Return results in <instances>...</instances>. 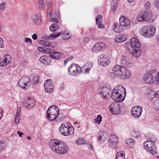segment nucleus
<instances>
[{"instance_id":"1","label":"nucleus","mask_w":159,"mask_h":159,"mask_svg":"<svg viewBox=\"0 0 159 159\" xmlns=\"http://www.w3.org/2000/svg\"><path fill=\"white\" fill-rule=\"evenodd\" d=\"M113 72L110 73V75L113 78L117 76L121 79H128L130 76L129 71L121 65H116L113 69Z\"/></svg>"},{"instance_id":"2","label":"nucleus","mask_w":159,"mask_h":159,"mask_svg":"<svg viewBox=\"0 0 159 159\" xmlns=\"http://www.w3.org/2000/svg\"><path fill=\"white\" fill-rule=\"evenodd\" d=\"M126 93V90L122 85H116L112 90L111 97L116 102H121L125 99Z\"/></svg>"},{"instance_id":"3","label":"nucleus","mask_w":159,"mask_h":159,"mask_svg":"<svg viewBox=\"0 0 159 159\" xmlns=\"http://www.w3.org/2000/svg\"><path fill=\"white\" fill-rule=\"evenodd\" d=\"M49 145L53 151L58 154H64L68 151L66 145L56 139L50 140Z\"/></svg>"},{"instance_id":"4","label":"nucleus","mask_w":159,"mask_h":159,"mask_svg":"<svg viewBox=\"0 0 159 159\" xmlns=\"http://www.w3.org/2000/svg\"><path fill=\"white\" fill-rule=\"evenodd\" d=\"M156 30V28L155 26L151 25H146L142 28L140 33L145 37L150 38L155 35Z\"/></svg>"},{"instance_id":"5","label":"nucleus","mask_w":159,"mask_h":159,"mask_svg":"<svg viewBox=\"0 0 159 159\" xmlns=\"http://www.w3.org/2000/svg\"><path fill=\"white\" fill-rule=\"evenodd\" d=\"M59 112L58 108L53 105L49 107L47 112V116L48 119L51 120H55L57 114Z\"/></svg>"},{"instance_id":"6","label":"nucleus","mask_w":159,"mask_h":159,"mask_svg":"<svg viewBox=\"0 0 159 159\" xmlns=\"http://www.w3.org/2000/svg\"><path fill=\"white\" fill-rule=\"evenodd\" d=\"M157 73V71L155 70L147 72L143 77V80L148 83H153L155 81Z\"/></svg>"},{"instance_id":"7","label":"nucleus","mask_w":159,"mask_h":159,"mask_svg":"<svg viewBox=\"0 0 159 159\" xmlns=\"http://www.w3.org/2000/svg\"><path fill=\"white\" fill-rule=\"evenodd\" d=\"M59 130L61 134L66 136L69 135H72L73 134L74 129L73 127L66 126L65 124H62L59 127Z\"/></svg>"},{"instance_id":"8","label":"nucleus","mask_w":159,"mask_h":159,"mask_svg":"<svg viewBox=\"0 0 159 159\" xmlns=\"http://www.w3.org/2000/svg\"><path fill=\"white\" fill-rule=\"evenodd\" d=\"M30 79L28 76H22L18 81V84L21 88L27 90L29 88Z\"/></svg>"},{"instance_id":"9","label":"nucleus","mask_w":159,"mask_h":159,"mask_svg":"<svg viewBox=\"0 0 159 159\" xmlns=\"http://www.w3.org/2000/svg\"><path fill=\"white\" fill-rule=\"evenodd\" d=\"M68 70L69 74L73 76L82 72L81 67L76 64H71L68 68Z\"/></svg>"},{"instance_id":"10","label":"nucleus","mask_w":159,"mask_h":159,"mask_svg":"<svg viewBox=\"0 0 159 159\" xmlns=\"http://www.w3.org/2000/svg\"><path fill=\"white\" fill-rule=\"evenodd\" d=\"M98 59L99 64L102 66H107L111 62V60L109 57L104 54L99 55Z\"/></svg>"},{"instance_id":"11","label":"nucleus","mask_w":159,"mask_h":159,"mask_svg":"<svg viewBox=\"0 0 159 159\" xmlns=\"http://www.w3.org/2000/svg\"><path fill=\"white\" fill-rule=\"evenodd\" d=\"M144 148L151 153L154 154L157 153L156 147L153 142L147 140L143 143Z\"/></svg>"},{"instance_id":"12","label":"nucleus","mask_w":159,"mask_h":159,"mask_svg":"<svg viewBox=\"0 0 159 159\" xmlns=\"http://www.w3.org/2000/svg\"><path fill=\"white\" fill-rule=\"evenodd\" d=\"M44 86L45 92L50 93L53 90L54 84L52 80L51 79H47L45 81Z\"/></svg>"},{"instance_id":"13","label":"nucleus","mask_w":159,"mask_h":159,"mask_svg":"<svg viewBox=\"0 0 159 159\" xmlns=\"http://www.w3.org/2000/svg\"><path fill=\"white\" fill-rule=\"evenodd\" d=\"M47 52H49L52 58L55 59H59L63 56L64 54L62 53L55 51L52 49H48Z\"/></svg>"},{"instance_id":"14","label":"nucleus","mask_w":159,"mask_h":159,"mask_svg":"<svg viewBox=\"0 0 159 159\" xmlns=\"http://www.w3.org/2000/svg\"><path fill=\"white\" fill-rule=\"evenodd\" d=\"M106 47V45L102 42H99L96 43L92 48V51L94 53L98 52L103 50Z\"/></svg>"},{"instance_id":"15","label":"nucleus","mask_w":159,"mask_h":159,"mask_svg":"<svg viewBox=\"0 0 159 159\" xmlns=\"http://www.w3.org/2000/svg\"><path fill=\"white\" fill-rule=\"evenodd\" d=\"M142 112V108L140 106H134L131 109V114L135 118H138L141 116Z\"/></svg>"},{"instance_id":"16","label":"nucleus","mask_w":159,"mask_h":159,"mask_svg":"<svg viewBox=\"0 0 159 159\" xmlns=\"http://www.w3.org/2000/svg\"><path fill=\"white\" fill-rule=\"evenodd\" d=\"M109 110L111 113L114 114H117L120 112V106L116 103L111 104L109 107Z\"/></svg>"},{"instance_id":"17","label":"nucleus","mask_w":159,"mask_h":159,"mask_svg":"<svg viewBox=\"0 0 159 159\" xmlns=\"http://www.w3.org/2000/svg\"><path fill=\"white\" fill-rule=\"evenodd\" d=\"M119 21L121 25L129 28L130 27V22L129 20L123 16H121L119 19Z\"/></svg>"},{"instance_id":"18","label":"nucleus","mask_w":159,"mask_h":159,"mask_svg":"<svg viewBox=\"0 0 159 159\" xmlns=\"http://www.w3.org/2000/svg\"><path fill=\"white\" fill-rule=\"evenodd\" d=\"M148 13L147 12H142L140 13L138 16L137 19L139 22H143L146 21L148 19Z\"/></svg>"},{"instance_id":"19","label":"nucleus","mask_w":159,"mask_h":159,"mask_svg":"<svg viewBox=\"0 0 159 159\" xmlns=\"http://www.w3.org/2000/svg\"><path fill=\"white\" fill-rule=\"evenodd\" d=\"M93 66V63L90 62L86 63L82 67V71L88 73Z\"/></svg>"},{"instance_id":"20","label":"nucleus","mask_w":159,"mask_h":159,"mask_svg":"<svg viewBox=\"0 0 159 159\" xmlns=\"http://www.w3.org/2000/svg\"><path fill=\"white\" fill-rule=\"evenodd\" d=\"M35 100L31 98H28L23 103L24 105L26 107L30 108L33 107L35 104Z\"/></svg>"},{"instance_id":"21","label":"nucleus","mask_w":159,"mask_h":159,"mask_svg":"<svg viewBox=\"0 0 159 159\" xmlns=\"http://www.w3.org/2000/svg\"><path fill=\"white\" fill-rule=\"evenodd\" d=\"M109 89L107 88H103L100 90V94L102 95L103 98L104 99H107L109 96Z\"/></svg>"},{"instance_id":"22","label":"nucleus","mask_w":159,"mask_h":159,"mask_svg":"<svg viewBox=\"0 0 159 159\" xmlns=\"http://www.w3.org/2000/svg\"><path fill=\"white\" fill-rule=\"evenodd\" d=\"M39 60L42 63L45 65H48L51 62L49 57L45 55L41 56Z\"/></svg>"},{"instance_id":"23","label":"nucleus","mask_w":159,"mask_h":159,"mask_svg":"<svg viewBox=\"0 0 159 159\" xmlns=\"http://www.w3.org/2000/svg\"><path fill=\"white\" fill-rule=\"evenodd\" d=\"M131 46L133 48H139L140 46V44L138 40L135 38H132L130 40Z\"/></svg>"},{"instance_id":"24","label":"nucleus","mask_w":159,"mask_h":159,"mask_svg":"<svg viewBox=\"0 0 159 159\" xmlns=\"http://www.w3.org/2000/svg\"><path fill=\"white\" fill-rule=\"evenodd\" d=\"M127 38V36L125 34L118 35L115 38L116 42L117 43H121L125 41Z\"/></svg>"},{"instance_id":"25","label":"nucleus","mask_w":159,"mask_h":159,"mask_svg":"<svg viewBox=\"0 0 159 159\" xmlns=\"http://www.w3.org/2000/svg\"><path fill=\"white\" fill-rule=\"evenodd\" d=\"M42 22L41 17L38 15H36L33 17V22L36 25L41 24Z\"/></svg>"},{"instance_id":"26","label":"nucleus","mask_w":159,"mask_h":159,"mask_svg":"<svg viewBox=\"0 0 159 159\" xmlns=\"http://www.w3.org/2000/svg\"><path fill=\"white\" fill-rule=\"evenodd\" d=\"M113 29L114 31L116 33H120L123 30L122 26L118 23H115L113 25Z\"/></svg>"},{"instance_id":"27","label":"nucleus","mask_w":159,"mask_h":159,"mask_svg":"<svg viewBox=\"0 0 159 159\" xmlns=\"http://www.w3.org/2000/svg\"><path fill=\"white\" fill-rule=\"evenodd\" d=\"M102 19V16L98 15L96 19V23L98 25V27L99 28L102 29L104 28V26L101 24Z\"/></svg>"},{"instance_id":"28","label":"nucleus","mask_w":159,"mask_h":159,"mask_svg":"<svg viewBox=\"0 0 159 159\" xmlns=\"http://www.w3.org/2000/svg\"><path fill=\"white\" fill-rule=\"evenodd\" d=\"M71 36V34L69 31H65L62 34V38L63 39L67 40L70 38Z\"/></svg>"},{"instance_id":"29","label":"nucleus","mask_w":159,"mask_h":159,"mask_svg":"<svg viewBox=\"0 0 159 159\" xmlns=\"http://www.w3.org/2000/svg\"><path fill=\"white\" fill-rule=\"evenodd\" d=\"M142 53V51L141 50L139 49H135L132 52L133 56L136 57H139Z\"/></svg>"},{"instance_id":"30","label":"nucleus","mask_w":159,"mask_h":159,"mask_svg":"<svg viewBox=\"0 0 159 159\" xmlns=\"http://www.w3.org/2000/svg\"><path fill=\"white\" fill-rule=\"evenodd\" d=\"M115 159H125V155L123 151L117 152L116 155Z\"/></svg>"},{"instance_id":"31","label":"nucleus","mask_w":159,"mask_h":159,"mask_svg":"<svg viewBox=\"0 0 159 159\" xmlns=\"http://www.w3.org/2000/svg\"><path fill=\"white\" fill-rule=\"evenodd\" d=\"M126 144L130 148H133L135 145V142L132 139H129L126 140Z\"/></svg>"},{"instance_id":"32","label":"nucleus","mask_w":159,"mask_h":159,"mask_svg":"<svg viewBox=\"0 0 159 159\" xmlns=\"http://www.w3.org/2000/svg\"><path fill=\"white\" fill-rule=\"evenodd\" d=\"M117 137L115 135H111L109 138V141L112 143H115L117 141Z\"/></svg>"},{"instance_id":"33","label":"nucleus","mask_w":159,"mask_h":159,"mask_svg":"<svg viewBox=\"0 0 159 159\" xmlns=\"http://www.w3.org/2000/svg\"><path fill=\"white\" fill-rule=\"evenodd\" d=\"M64 118V115L58 113L57 115L55 120L57 122H60L63 120Z\"/></svg>"},{"instance_id":"34","label":"nucleus","mask_w":159,"mask_h":159,"mask_svg":"<svg viewBox=\"0 0 159 159\" xmlns=\"http://www.w3.org/2000/svg\"><path fill=\"white\" fill-rule=\"evenodd\" d=\"M61 32H59L57 34H50V36H47L46 37L47 39H49L51 38H53L54 39L56 38L59 37L61 34Z\"/></svg>"},{"instance_id":"35","label":"nucleus","mask_w":159,"mask_h":159,"mask_svg":"<svg viewBox=\"0 0 159 159\" xmlns=\"http://www.w3.org/2000/svg\"><path fill=\"white\" fill-rule=\"evenodd\" d=\"M153 105L154 109L156 111L159 110V99H157L154 101Z\"/></svg>"},{"instance_id":"36","label":"nucleus","mask_w":159,"mask_h":159,"mask_svg":"<svg viewBox=\"0 0 159 159\" xmlns=\"http://www.w3.org/2000/svg\"><path fill=\"white\" fill-rule=\"evenodd\" d=\"M102 116L100 115H98L97 118L94 120V122L98 125H100L102 121Z\"/></svg>"},{"instance_id":"37","label":"nucleus","mask_w":159,"mask_h":159,"mask_svg":"<svg viewBox=\"0 0 159 159\" xmlns=\"http://www.w3.org/2000/svg\"><path fill=\"white\" fill-rule=\"evenodd\" d=\"M105 140V138L104 134L103 133H100L99 134V136L98 138V140L99 142H101L102 141H104Z\"/></svg>"},{"instance_id":"38","label":"nucleus","mask_w":159,"mask_h":159,"mask_svg":"<svg viewBox=\"0 0 159 159\" xmlns=\"http://www.w3.org/2000/svg\"><path fill=\"white\" fill-rule=\"evenodd\" d=\"M57 25L56 24H53L50 27V30L54 32L58 29Z\"/></svg>"},{"instance_id":"39","label":"nucleus","mask_w":159,"mask_h":159,"mask_svg":"<svg viewBox=\"0 0 159 159\" xmlns=\"http://www.w3.org/2000/svg\"><path fill=\"white\" fill-rule=\"evenodd\" d=\"M39 8L41 10H44L45 8V5L43 0H40L39 2Z\"/></svg>"},{"instance_id":"40","label":"nucleus","mask_w":159,"mask_h":159,"mask_svg":"<svg viewBox=\"0 0 159 159\" xmlns=\"http://www.w3.org/2000/svg\"><path fill=\"white\" fill-rule=\"evenodd\" d=\"M76 142L78 145H82L84 144V141L82 138H80L76 141Z\"/></svg>"},{"instance_id":"41","label":"nucleus","mask_w":159,"mask_h":159,"mask_svg":"<svg viewBox=\"0 0 159 159\" xmlns=\"http://www.w3.org/2000/svg\"><path fill=\"white\" fill-rule=\"evenodd\" d=\"M44 46L47 47H50L51 45L50 42L48 41L44 40L43 41Z\"/></svg>"},{"instance_id":"42","label":"nucleus","mask_w":159,"mask_h":159,"mask_svg":"<svg viewBox=\"0 0 159 159\" xmlns=\"http://www.w3.org/2000/svg\"><path fill=\"white\" fill-rule=\"evenodd\" d=\"M6 6V3L5 2L2 3L0 4V10H4Z\"/></svg>"},{"instance_id":"43","label":"nucleus","mask_w":159,"mask_h":159,"mask_svg":"<svg viewBox=\"0 0 159 159\" xmlns=\"http://www.w3.org/2000/svg\"><path fill=\"white\" fill-rule=\"evenodd\" d=\"M20 118L17 117H15V122L16 124L18 125L20 123Z\"/></svg>"},{"instance_id":"44","label":"nucleus","mask_w":159,"mask_h":159,"mask_svg":"<svg viewBox=\"0 0 159 159\" xmlns=\"http://www.w3.org/2000/svg\"><path fill=\"white\" fill-rule=\"evenodd\" d=\"M117 8V4L116 3H114L112 7V10L113 11H115Z\"/></svg>"},{"instance_id":"45","label":"nucleus","mask_w":159,"mask_h":159,"mask_svg":"<svg viewBox=\"0 0 159 159\" xmlns=\"http://www.w3.org/2000/svg\"><path fill=\"white\" fill-rule=\"evenodd\" d=\"M4 58L6 60H7V62H9V63L11 61V57L9 55H6Z\"/></svg>"},{"instance_id":"46","label":"nucleus","mask_w":159,"mask_h":159,"mask_svg":"<svg viewBox=\"0 0 159 159\" xmlns=\"http://www.w3.org/2000/svg\"><path fill=\"white\" fill-rule=\"evenodd\" d=\"M151 7V4L149 2H147L145 4V7L147 9H148Z\"/></svg>"},{"instance_id":"47","label":"nucleus","mask_w":159,"mask_h":159,"mask_svg":"<svg viewBox=\"0 0 159 159\" xmlns=\"http://www.w3.org/2000/svg\"><path fill=\"white\" fill-rule=\"evenodd\" d=\"M137 134H136V132H134L133 133V136L134 138H137L140 135V133L139 131H137Z\"/></svg>"},{"instance_id":"48","label":"nucleus","mask_w":159,"mask_h":159,"mask_svg":"<svg viewBox=\"0 0 159 159\" xmlns=\"http://www.w3.org/2000/svg\"><path fill=\"white\" fill-rule=\"evenodd\" d=\"M157 139L154 136H152L150 139V140L149 141H151L153 142L154 143V142L157 141Z\"/></svg>"},{"instance_id":"49","label":"nucleus","mask_w":159,"mask_h":159,"mask_svg":"<svg viewBox=\"0 0 159 159\" xmlns=\"http://www.w3.org/2000/svg\"><path fill=\"white\" fill-rule=\"evenodd\" d=\"M156 76V80L157 83L159 84V71L157 72Z\"/></svg>"},{"instance_id":"50","label":"nucleus","mask_w":159,"mask_h":159,"mask_svg":"<svg viewBox=\"0 0 159 159\" xmlns=\"http://www.w3.org/2000/svg\"><path fill=\"white\" fill-rule=\"evenodd\" d=\"M3 47V39L1 38L0 37V48H2Z\"/></svg>"},{"instance_id":"51","label":"nucleus","mask_w":159,"mask_h":159,"mask_svg":"<svg viewBox=\"0 0 159 159\" xmlns=\"http://www.w3.org/2000/svg\"><path fill=\"white\" fill-rule=\"evenodd\" d=\"M38 50L39 51L43 53L44 52H46V50H44L43 48L41 47H39L38 48Z\"/></svg>"},{"instance_id":"52","label":"nucleus","mask_w":159,"mask_h":159,"mask_svg":"<svg viewBox=\"0 0 159 159\" xmlns=\"http://www.w3.org/2000/svg\"><path fill=\"white\" fill-rule=\"evenodd\" d=\"M7 64L6 63V62L4 61V60L1 61L0 63V66H4Z\"/></svg>"},{"instance_id":"53","label":"nucleus","mask_w":159,"mask_h":159,"mask_svg":"<svg viewBox=\"0 0 159 159\" xmlns=\"http://www.w3.org/2000/svg\"><path fill=\"white\" fill-rule=\"evenodd\" d=\"M29 42L30 43H31L32 42V40L30 38H25V42L28 43Z\"/></svg>"},{"instance_id":"54","label":"nucleus","mask_w":159,"mask_h":159,"mask_svg":"<svg viewBox=\"0 0 159 159\" xmlns=\"http://www.w3.org/2000/svg\"><path fill=\"white\" fill-rule=\"evenodd\" d=\"M155 6L157 8L159 9V0H156Z\"/></svg>"},{"instance_id":"55","label":"nucleus","mask_w":159,"mask_h":159,"mask_svg":"<svg viewBox=\"0 0 159 159\" xmlns=\"http://www.w3.org/2000/svg\"><path fill=\"white\" fill-rule=\"evenodd\" d=\"M32 39L34 40H36L37 39V36L36 34H34L32 36Z\"/></svg>"},{"instance_id":"56","label":"nucleus","mask_w":159,"mask_h":159,"mask_svg":"<svg viewBox=\"0 0 159 159\" xmlns=\"http://www.w3.org/2000/svg\"><path fill=\"white\" fill-rule=\"evenodd\" d=\"M90 40V39L88 37L84 38V41L85 43H88Z\"/></svg>"},{"instance_id":"57","label":"nucleus","mask_w":159,"mask_h":159,"mask_svg":"<svg viewBox=\"0 0 159 159\" xmlns=\"http://www.w3.org/2000/svg\"><path fill=\"white\" fill-rule=\"evenodd\" d=\"M34 80H35L36 81L35 82V83H37L39 81V79L38 77H35L34 78Z\"/></svg>"},{"instance_id":"58","label":"nucleus","mask_w":159,"mask_h":159,"mask_svg":"<svg viewBox=\"0 0 159 159\" xmlns=\"http://www.w3.org/2000/svg\"><path fill=\"white\" fill-rule=\"evenodd\" d=\"M51 21L56 23H57L58 22V20L55 18H52L51 19Z\"/></svg>"},{"instance_id":"59","label":"nucleus","mask_w":159,"mask_h":159,"mask_svg":"<svg viewBox=\"0 0 159 159\" xmlns=\"http://www.w3.org/2000/svg\"><path fill=\"white\" fill-rule=\"evenodd\" d=\"M17 133L19 135V136L20 137H22V135H23V133L22 132H20V131H17Z\"/></svg>"},{"instance_id":"60","label":"nucleus","mask_w":159,"mask_h":159,"mask_svg":"<svg viewBox=\"0 0 159 159\" xmlns=\"http://www.w3.org/2000/svg\"><path fill=\"white\" fill-rule=\"evenodd\" d=\"M88 148L91 150H92L93 149V147L91 144L89 145L88 146Z\"/></svg>"},{"instance_id":"61","label":"nucleus","mask_w":159,"mask_h":159,"mask_svg":"<svg viewBox=\"0 0 159 159\" xmlns=\"http://www.w3.org/2000/svg\"><path fill=\"white\" fill-rule=\"evenodd\" d=\"M48 8H50L52 6V4L51 2H48Z\"/></svg>"},{"instance_id":"62","label":"nucleus","mask_w":159,"mask_h":159,"mask_svg":"<svg viewBox=\"0 0 159 159\" xmlns=\"http://www.w3.org/2000/svg\"><path fill=\"white\" fill-rule=\"evenodd\" d=\"M21 109V108L20 107H18L17 108V112H18V113H21V112H20Z\"/></svg>"},{"instance_id":"63","label":"nucleus","mask_w":159,"mask_h":159,"mask_svg":"<svg viewBox=\"0 0 159 159\" xmlns=\"http://www.w3.org/2000/svg\"><path fill=\"white\" fill-rule=\"evenodd\" d=\"M2 115V111L1 108H0V119L1 118Z\"/></svg>"},{"instance_id":"64","label":"nucleus","mask_w":159,"mask_h":159,"mask_svg":"<svg viewBox=\"0 0 159 159\" xmlns=\"http://www.w3.org/2000/svg\"><path fill=\"white\" fill-rule=\"evenodd\" d=\"M20 114H21L20 113L16 112V117H20Z\"/></svg>"}]
</instances>
